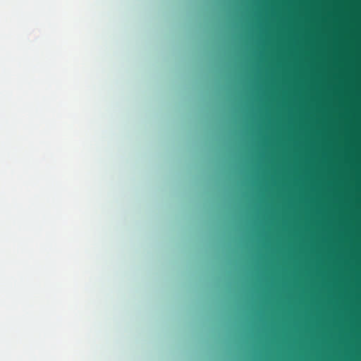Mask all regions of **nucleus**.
I'll return each mask as SVG.
<instances>
[{
	"label": "nucleus",
	"mask_w": 361,
	"mask_h": 361,
	"mask_svg": "<svg viewBox=\"0 0 361 361\" xmlns=\"http://www.w3.org/2000/svg\"><path fill=\"white\" fill-rule=\"evenodd\" d=\"M357 158H361V155H357Z\"/></svg>",
	"instance_id": "1"
}]
</instances>
